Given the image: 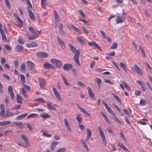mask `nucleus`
Returning <instances> with one entry per match:
<instances>
[{"label": "nucleus", "instance_id": "obj_1", "mask_svg": "<svg viewBox=\"0 0 152 152\" xmlns=\"http://www.w3.org/2000/svg\"><path fill=\"white\" fill-rule=\"evenodd\" d=\"M98 128L101 139H102L104 144L105 146H106V145L107 141L104 133L102 129L100 126H99Z\"/></svg>", "mask_w": 152, "mask_h": 152}, {"label": "nucleus", "instance_id": "obj_2", "mask_svg": "<svg viewBox=\"0 0 152 152\" xmlns=\"http://www.w3.org/2000/svg\"><path fill=\"white\" fill-rule=\"evenodd\" d=\"M50 61L52 64H54L57 68H60L63 65V63L61 60L56 58L51 59Z\"/></svg>", "mask_w": 152, "mask_h": 152}, {"label": "nucleus", "instance_id": "obj_3", "mask_svg": "<svg viewBox=\"0 0 152 152\" xmlns=\"http://www.w3.org/2000/svg\"><path fill=\"white\" fill-rule=\"evenodd\" d=\"M27 67L31 70L33 74L34 73L36 72L35 68L34 67V64L33 63L30 61H27Z\"/></svg>", "mask_w": 152, "mask_h": 152}, {"label": "nucleus", "instance_id": "obj_4", "mask_svg": "<svg viewBox=\"0 0 152 152\" xmlns=\"http://www.w3.org/2000/svg\"><path fill=\"white\" fill-rule=\"evenodd\" d=\"M133 71L134 72L137 73L140 75L142 76L143 75V72L142 71L136 64H134Z\"/></svg>", "mask_w": 152, "mask_h": 152}, {"label": "nucleus", "instance_id": "obj_5", "mask_svg": "<svg viewBox=\"0 0 152 152\" xmlns=\"http://www.w3.org/2000/svg\"><path fill=\"white\" fill-rule=\"evenodd\" d=\"M64 123L65 127L67 131L69 133H71L72 129L71 127V125L69 123L68 121L66 119H64Z\"/></svg>", "mask_w": 152, "mask_h": 152}, {"label": "nucleus", "instance_id": "obj_6", "mask_svg": "<svg viewBox=\"0 0 152 152\" xmlns=\"http://www.w3.org/2000/svg\"><path fill=\"white\" fill-rule=\"evenodd\" d=\"M52 90L55 96L57 99L59 101L61 100L62 98L60 94L58 92L56 88L54 86H53Z\"/></svg>", "mask_w": 152, "mask_h": 152}, {"label": "nucleus", "instance_id": "obj_7", "mask_svg": "<svg viewBox=\"0 0 152 152\" xmlns=\"http://www.w3.org/2000/svg\"><path fill=\"white\" fill-rule=\"evenodd\" d=\"M68 45L70 50L75 55L80 54V51L77 50L73 45L70 44H69Z\"/></svg>", "mask_w": 152, "mask_h": 152}, {"label": "nucleus", "instance_id": "obj_8", "mask_svg": "<svg viewBox=\"0 0 152 152\" xmlns=\"http://www.w3.org/2000/svg\"><path fill=\"white\" fill-rule=\"evenodd\" d=\"M68 45L70 50L75 55L80 54V51L77 50L73 45L70 44H69Z\"/></svg>", "mask_w": 152, "mask_h": 152}, {"label": "nucleus", "instance_id": "obj_9", "mask_svg": "<svg viewBox=\"0 0 152 152\" xmlns=\"http://www.w3.org/2000/svg\"><path fill=\"white\" fill-rule=\"evenodd\" d=\"M57 41L59 44L60 45L61 48L64 50L66 48V44L64 41L59 37H57Z\"/></svg>", "mask_w": 152, "mask_h": 152}, {"label": "nucleus", "instance_id": "obj_10", "mask_svg": "<svg viewBox=\"0 0 152 152\" xmlns=\"http://www.w3.org/2000/svg\"><path fill=\"white\" fill-rule=\"evenodd\" d=\"M77 107L78 109L80 110L85 115L88 116L90 118L91 117V114H89L85 109L83 108L80 106H77Z\"/></svg>", "mask_w": 152, "mask_h": 152}, {"label": "nucleus", "instance_id": "obj_11", "mask_svg": "<svg viewBox=\"0 0 152 152\" xmlns=\"http://www.w3.org/2000/svg\"><path fill=\"white\" fill-rule=\"evenodd\" d=\"M39 85L41 89H44L45 87L46 82L45 80L43 79L39 78Z\"/></svg>", "mask_w": 152, "mask_h": 152}, {"label": "nucleus", "instance_id": "obj_12", "mask_svg": "<svg viewBox=\"0 0 152 152\" xmlns=\"http://www.w3.org/2000/svg\"><path fill=\"white\" fill-rule=\"evenodd\" d=\"M87 89L88 90V94L90 97L92 99L94 100L95 99V97L93 92H92L91 89L90 88V87H87Z\"/></svg>", "mask_w": 152, "mask_h": 152}, {"label": "nucleus", "instance_id": "obj_13", "mask_svg": "<svg viewBox=\"0 0 152 152\" xmlns=\"http://www.w3.org/2000/svg\"><path fill=\"white\" fill-rule=\"evenodd\" d=\"M37 56L40 58H46L48 56V55L46 53L41 52L37 53Z\"/></svg>", "mask_w": 152, "mask_h": 152}, {"label": "nucleus", "instance_id": "obj_14", "mask_svg": "<svg viewBox=\"0 0 152 152\" xmlns=\"http://www.w3.org/2000/svg\"><path fill=\"white\" fill-rule=\"evenodd\" d=\"M59 142H55L53 141L52 142L50 146V149L52 151H53L56 146L59 144Z\"/></svg>", "mask_w": 152, "mask_h": 152}, {"label": "nucleus", "instance_id": "obj_15", "mask_svg": "<svg viewBox=\"0 0 152 152\" xmlns=\"http://www.w3.org/2000/svg\"><path fill=\"white\" fill-rule=\"evenodd\" d=\"M37 44L35 42L33 41L30 43H26V45L28 48H34L37 46Z\"/></svg>", "mask_w": 152, "mask_h": 152}, {"label": "nucleus", "instance_id": "obj_16", "mask_svg": "<svg viewBox=\"0 0 152 152\" xmlns=\"http://www.w3.org/2000/svg\"><path fill=\"white\" fill-rule=\"evenodd\" d=\"M87 135L86 138V141H88L92 135V132L89 129H87Z\"/></svg>", "mask_w": 152, "mask_h": 152}, {"label": "nucleus", "instance_id": "obj_17", "mask_svg": "<svg viewBox=\"0 0 152 152\" xmlns=\"http://www.w3.org/2000/svg\"><path fill=\"white\" fill-rule=\"evenodd\" d=\"M63 68L66 71H68L72 68V66L71 64H65L63 65Z\"/></svg>", "mask_w": 152, "mask_h": 152}, {"label": "nucleus", "instance_id": "obj_18", "mask_svg": "<svg viewBox=\"0 0 152 152\" xmlns=\"http://www.w3.org/2000/svg\"><path fill=\"white\" fill-rule=\"evenodd\" d=\"M120 66L121 68L125 72H127L128 68L126 65L122 62H120L119 63Z\"/></svg>", "mask_w": 152, "mask_h": 152}, {"label": "nucleus", "instance_id": "obj_19", "mask_svg": "<svg viewBox=\"0 0 152 152\" xmlns=\"http://www.w3.org/2000/svg\"><path fill=\"white\" fill-rule=\"evenodd\" d=\"M46 103L47 105V108L49 110H56V108L52 105V103L50 102H47Z\"/></svg>", "mask_w": 152, "mask_h": 152}, {"label": "nucleus", "instance_id": "obj_20", "mask_svg": "<svg viewBox=\"0 0 152 152\" xmlns=\"http://www.w3.org/2000/svg\"><path fill=\"white\" fill-rule=\"evenodd\" d=\"M43 67L46 69L51 68L53 69L54 67L53 65L48 62L45 63L43 64Z\"/></svg>", "mask_w": 152, "mask_h": 152}, {"label": "nucleus", "instance_id": "obj_21", "mask_svg": "<svg viewBox=\"0 0 152 152\" xmlns=\"http://www.w3.org/2000/svg\"><path fill=\"white\" fill-rule=\"evenodd\" d=\"M125 18L123 16H118L116 19L117 23H121L124 20Z\"/></svg>", "mask_w": 152, "mask_h": 152}, {"label": "nucleus", "instance_id": "obj_22", "mask_svg": "<svg viewBox=\"0 0 152 152\" xmlns=\"http://www.w3.org/2000/svg\"><path fill=\"white\" fill-rule=\"evenodd\" d=\"M39 33V34L38 35H36L34 36H32L31 37H29L28 36H29V34L27 32V34L26 35V36L27 37H28V39L29 40H32L34 39L37 38L38 36L40 34L39 32V31H37Z\"/></svg>", "mask_w": 152, "mask_h": 152}, {"label": "nucleus", "instance_id": "obj_23", "mask_svg": "<svg viewBox=\"0 0 152 152\" xmlns=\"http://www.w3.org/2000/svg\"><path fill=\"white\" fill-rule=\"evenodd\" d=\"M79 55V54H77L75 55L74 58V61L75 63L79 66H80V63L78 56Z\"/></svg>", "mask_w": 152, "mask_h": 152}, {"label": "nucleus", "instance_id": "obj_24", "mask_svg": "<svg viewBox=\"0 0 152 152\" xmlns=\"http://www.w3.org/2000/svg\"><path fill=\"white\" fill-rule=\"evenodd\" d=\"M71 26L73 30L79 34H82V32L79 29L76 27L75 26L73 25H71Z\"/></svg>", "mask_w": 152, "mask_h": 152}, {"label": "nucleus", "instance_id": "obj_25", "mask_svg": "<svg viewBox=\"0 0 152 152\" xmlns=\"http://www.w3.org/2000/svg\"><path fill=\"white\" fill-rule=\"evenodd\" d=\"M40 116L42 118L45 119L50 118H51V116L50 115L45 113L41 114Z\"/></svg>", "mask_w": 152, "mask_h": 152}, {"label": "nucleus", "instance_id": "obj_26", "mask_svg": "<svg viewBox=\"0 0 152 152\" xmlns=\"http://www.w3.org/2000/svg\"><path fill=\"white\" fill-rule=\"evenodd\" d=\"M29 16L32 21L34 20V16L31 11L28 9V10Z\"/></svg>", "mask_w": 152, "mask_h": 152}, {"label": "nucleus", "instance_id": "obj_27", "mask_svg": "<svg viewBox=\"0 0 152 152\" xmlns=\"http://www.w3.org/2000/svg\"><path fill=\"white\" fill-rule=\"evenodd\" d=\"M61 76L62 80H63L65 84L67 86L69 85V84L67 80L66 79V77L64 75L62 74L61 75Z\"/></svg>", "mask_w": 152, "mask_h": 152}, {"label": "nucleus", "instance_id": "obj_28", "mask_svg": "<svg viewBox=\"0 0 152 152\" xmlns=\"http://www.w3.org/2000/svg\"><path fill=\"white\" fill-rule=\"evenodd\" d=\"M35 101L37 102H39L42 103H44L46 102L42 98H39L34 99Z\"/></svg>", "mask_w": 152, "mask_h": 152}, {"label": "nucleus", "instance_id": "obj_29", "mask_svg": "<svg viewBox=\"0 0 152 152\" xmlns=\"http://www.w3.org/2000/svg\"><path fill=\"white\" fill-rule=\"evenodd\" d=\"M23 98L22 97L20 96L18 94H17V97L16 99V101L18 103H22Z\"/></svg>", "mask_w": 152, "mask_h": 152}, {"label": "nucleus", "instance_id": "obj_30", "mask_svg": "<svg viewBox=\"0 0 152 152\" xmlns=\"http://www.w3.org/2000/svg\"><path fill=\"white\" fill-rule=\"evenodd\" d=\"M28 114V113H26L21 115H19L17 117V119L18 120L23 119L27 116Z\"/></svg>", "mask_w": 152, "mask_h": 152}, {"label": "nucleus", "instance_id": "obj_31", "mask_svg": "<svg viewBox=\"0 0 152 152\" xmlns=\"http://www.w3.org/2000/svg\"><path fill=\"white\" fill-rule=\"evenodd\" d=\"M81 142L84 148L87 151H89V148L88 146L87 145L85 141L83 140H81Z\"/></svg>", "mask_w": 152, "mask_h": 152}, {"label": "nucleus", "instance_id": "obj_32", "mask_svg": "<svg viewBox=\"0 0 152 152\" xmlns=\"http://www.w3.org/2000/svg\"><path fill=\"white\" fill-rule=\"evenodd\" d=\"M17 19L19 23V24L17 25V26L20 28L23 25V22L19 17Z\"/></svg>", "mask_w": 152, "mask_h": 152}, {"label": "nucleus", "instance_id": "obj_33", "mask_svg": "<svg viewBox=\"0 0 152 152\" xmlns=\"http://www.w3.org/2000/svg\"><path fill=\"white\" fill-rule=\"evenodd\" d=\"M55 21L56 23H58L59 20V17L58 14L56 11L54 12Z\"/></svg>", "mask_w": 152, "mask_h": 152}, {"label": "nucleus", "instance_id": "obj_34", "mask_svg": "<svg viewBox=\"0 0 152 152\" xmlns=\"http://www.w3.org/2000/svg\"><path fill=\"white\" fill-rule=\"evenodd\" d=\"M118 146L120 148H121L123 150L126 151V152H129V151L128 149L124 145L121 143H119L118 144Z\"/></svg>", "mask_w": 152, "mask_h": 152}, {"label": "nucleus", "instance_id": "obj_35", "mask_svg": "<svg viewBox=\"0 0 152 152\" xmlns=\"http://www.w3.org/2000/svg\"><path fill=\"white\" fill-rule=\"evenodd\" d=\"M76 119L78 124L81 123L82 118L80 114H77L76 116Z\"/></svg>", "mask_w": 152, "mask_h": 152}, {"label": "nucleus", "instance_id": "obj_36", "mask_svg": "<svg viewBox=\"0 0 152 152\" xmlns=\"http://www.w3.org/2000/svg\"><path fill=\"white\" fill-rule=\"evenodd\" d=\"M128 109L129 110L125 109H124L123 111L128 116H130L132 112V110L129 108H128Z\"/></svg>", "mask_w": 152, "mask_h": 152}, {"label": "nucleus", "instance_id": "obj_37", "mask_svg": "<svg viewBox=\"0 0 152 152\" xmlns=\"http://www.w3.org/2000/svg\"><path fill=\"white\" fill-rule=\"evenodd\" d=\"M47 0H41V4L42 7L44 8H46V5L47 4Z\"/></svg>", "mask_w": 152, "mask_h": 152}, {"label": "nucleus", "instance_id": "obj_38", "mask_svg": "<svg viewBox=\"0 0 152 152\" xmlns=\"http://www.w3.org/2000/svg\"><path fill=\"white\" fill-rule=\"evenodd\" d=\"M77 39L78 41L80 43L83 45L86 44V42L82 38L80 37H77Z\"/></svg>", "mask_w": 152, "mask_h": 152}, {"label": "nucleus", "instance_id": "obj_39", "mask_svg": "<svg viewBox=\"0 0 152 152\" xmlns=\"http://www.w3.org/2000/svg\"><path fill=\"white\" fill-rule=\"evenodd\" d=\"M20 76L22 83L23 84H25L26 82V79L24 75H20Z\"/></svg>", "mask_w": 152, "mask_h": 152}, {"label": "nucleus", "instance_id": "obj_40", "mask_svg": "<svg viewBox=\"0 0 152 152\" xmlns=\"http://www.w3.org/2000/svg\"><path fill=\"white\" fill-rule=\"evenodd\" d=\"M38 116V115L36 113H31L27 117V118H36Z\"/></svg>", "mask_w": 152, "mask_h": 152}, {"label": "nucleus", "instance_id": "obj_41", "mask_svg": "<svg viewBox=\"0 0 152 152\" xmlns=\"http://www.w3.org/2000/svg\"><path fill=\"white\" fill-rule=\"evenodd\" d=\"M23 48V47L21 45H18L16 47V50L17 52L21 51Z\"/></svg>", "mask_w": 152, "mask_h": 152}, {"label": "nucleus", "instance_id": "obj_42", "mask_svg": "<svg viewBox=\"0 0 152 152\" xmlns=\"http://www.w3.org/2000/svg\"><path fill=\"white\" fill-rule=\"evenodd\" d=\"M29 30L31 31V33L35 34V35H37L36 32L35 31L34 28L29 27H28Z\"/></svg>", "mask_w": 152, "mask_h": 152}, {"label": "nucleus", "instance_id": "obj_43", "mask_svg": "<svg viewBox=\"0 0 152 152\" xmlns=\"http://www.w3.org/2000/svg\"><path fill=\"white\" fill-rule=\"evenodd\" d=\"M101 114H102L105 121L106 122H109V120L107 116L106 115H105L104 113L102 112L101 113Z\"/></svg>", "mask_w": 152, "mask_h": 152}, {"label": "nucleus", "instance_id": "obj_44", "mask_svg": "<svg viewBox=\"0 0 152 152\" xmlns=\"http://www.w3.org/2000/svg\"><path fill=\"white\" fill-rule=\"evenodd\" d=\"M24 143L23 145V146L24 148H26L30 146V144L28 140L24 141Z\"/></svg>", "mask_w": 152, "mask_h": 152}, {"label": "nucleus", "instance_id": "obj_45", "mask_svg": "<svg viewBox=\"0 0 152 152\" xmlns=\"http://www.w3.org/2000/svg\"><path fill=\"white\" fill-rule=\"evenodd\" d=\"M14 114V113L12 112H9L7 111L5 117H7L9 116H12Z\"/></svg>", "mask_w": 152, "mask_h": 152}, {"label": "nucleus", "instance_id": "obj_46", "mask_svg": "<svg viewBox=\"0 0 152 152\" xmlns=\"http://www.w3.org/2000/svg\"><path fill=\"white\" fill-rule=\"evenodd\" d=\"M21 137L24 142L28 140V138L24 134H21Z\"/></svg>", "mask_w": 152, "mask_h": 152}, {"label": "nucleus", "instance_id": "obj_47", "mask_svg": "<svg viewBox=\"0 0 152 152\" xmlns=\"http://www.w3.org/2000/svg\"><path fill=\"white\" fill-rule=\"evenodd\" d=\"M2 37V39L3 41H6L7 39L6 35L4 33V31L2 33H0Z\"/></svg>", "mask_w": 152, "mask_h": 152}, {"label": "nucleus", "instance_id": "obj_48", "mask_svg": "<svg viewBox=\"0 0 152 152\" xmlns=\"http://www.w3.org/2000/svg\"><path fill=\"white\" fill-rule=\"evenodd\" d=\"M22 93L23 97L24 98H26L27 96V94L26 92L25 89L23 88H21Z\"/></svg>", "mask_w": 152, "mask_h": 152}, {"label": "nucleus", "instance_id": "obj_49", "mask_svg": "<svg viewBox=\"0 0 152 152\" xmlns=\"http://www.w3.org/2000/svg\"><path fill=\"white\" fill-rule=\"evenodd\" d=\"M18 42L20 44H23L25 43V41L21 37H20L18 39Z\"/></svg>", "mask_w": 152, "mask_h": 152}, {"label": "nucleus", "instance_id": "obj_50", "mask_svg": "<svg viewBox=\"0 0 152 152\" xmlns=\"http://www.w3.org/2000/svg\"><path fill=\"white\" fill-rule=\"evenodd\" d=\"M112 115L113 116V118L115 121H116L118 123H119L120 124H122L121 122L118 119V117L116 116L115 115V114H114V115Z\"/></svg>", "mask_w": 152, "mask_h": 152}, {"label": "nucleus", "instance_id": "obj_51", "mask_svg": "<svg viewBox=\"0 0 152 152\" xmlns=\"http://www.w3.org/2000/svg\"><path fill=\"white\" fill-rule=\"evenodd\" d=\"M117 45H117V44L116 42H114L112 44V45L110 48L111 49H115L117 47Z\"/></svg>", "mask_w": 152, "mask_h": 152}, {"label": "nucleus", "instance_id": "obj_52", "mask_svg": "<svg viewBox=\"0 0 152 152\" xmlns=\"http://www.w3.org/2000/svg\"><path fill=\"white\" fill-rule=\"evenodd\" d=\"M20 69L22 71H25L26 69V67L24 63L22 64L20 66Z\"/></svg>", "mask_w": 152, "mask_h": 152}, {"label": "nucleus", "instance_id": "obj_53", "mask_svg": "<svg viewBox=\"0 0 152 152\" xmlns=\"http://www.w3.org/2000/svg\"><path fill=\"white\" fill-rule=\"evenodd\" d=\"M79 20L83 22L84 24H86V25H90V23L88 21L85 20L83 19H81L80 17H79Z\"/></svg>", "mask_w": 152, "mask_h": 152}, {"label": "nucleus", "instance_id": "obj_54", "mask_svg": "<svg viewBox=\"0 0 152 152\" xmlns=\"http://www.w3.org/2000/svg\"><path fill=\"white\" fill-rule=\"evenodd\" d=\"M79 13L81 16L84 18H85L86 17V15L81 10H79Z\"/></svg>", "mask_w": 152, "mask_h": 152}, {"label": "nucleus", "instance_id": "obj_55", "mask_svg": "<svg viewBox=\"0 0 152 152\" xmlns=\"http://www.w3.org/2000/svg\"><path fill=\"white\" fill-rule=\"evenodd\" d=\"M108 112L112 115H114V113L112 110L109 107L106 108Z\"/></svg>", "mask_w": 152, "mask_h": 152}, {"label": "nucleus", "instance_id": "obj_56", "mask_svg": "<svg viewBox=\"0 0 152 152\" xmlns=\"http://www.w3.org/2000/svg\"><path fill=\"white\" fill-rule=\"evenodd\" d=\"M113 96L115 98V99H116V100L118 102H121V100H120V98L116 94H113Z\"/></svg>", "mask_w": 152, "mask_h": 152}, {"label": "nucleus", "instance_id": "obj_57", "mask_svg": "<svg viewBox=\"0 0 152 152\" xmlns=\"http://www.w3.org/2000/svg\"><path fill=\"white\" fill-rule=\"evenodd\" d=\"M140 104L142 106L145 105L146 104L145 100L144 99H142L141 100L140 102Z\"/></svg>", "mask_w": 152, "mask_h": 152}, {"label": "nucleus", "instance_id": "obj_58", "mask_svg": "<svg viewBox=\"0 0 152 152\" xmlns=\"http://www.w3.org/2000/svg\"><path fill=\"white\" fill-rule=\"evenodd\" d=\"M42 134L44 136L46 137H51V135L50 134H48V133L47 132H44Z\"/></svg>", "mask_w": 152, "mask_h": 152}, {"label": "nucleus", "instance_id": "obj_59", "mask_svg": "<svg viewBox=\"0 0 152 152\" xmlns=\"http://www.w3.org/2000/svg\"><path fill=\"white\" fill-rule=\"evenodd\" d=\"M122 83L123 85H124V87L126 88L127 90L129 91L130 90V88L127 84H126L124 81H123Z\"/></svg>", "mask_w": 152, "mask_h": 152}, {"label": "nucleus", "instance_id": "obj_60", "mask_svg": "<svg viewBox=\"0 0 152 152\" xmlns=\"http://www.w3.org/2000/svg\"><path fill=\"white\" fill-rule=\"evenodd\" d=\"M23 87L25 88L27 90L30 91L31 90L30 87L28 85H27L25 84H23Z\"/></svg>", "mask_w": 152, "mask_h": 152}, {"label": "nucleus", "instance_id": "obj_61", "mask_svg": "<svg viewBox=\"0 0 152 152\" xmlns=\"http://www.w3.org/2000/svg\"><path fill=\"white\" fill-rule=\"evenodd\" d=\"M21 106L19 104H17L15 106L12 107L11 109L12 110H14L16 109H19L20 107Z\"/></svg>", "mask_w": 152, "mask_h": 152}, {"label": "nucleus", "instance_id": "obj_62", "mask_svg": "<svg viewBox=\"0 0 152 152\" xmlns=\"http://www.w3.org/2000/svg\"><path fill=\"white\" fill-rule=\"evenodd\" d=\"M100 32L103 38H106V35L103 31L100 30Z\"/></svg>", "mask_w": 152, "mask_h": 152}, {"label": "nucleus", "instance_id": "obj_63", "mask_svg": "<svg viewBox=\"0 0 152 152\" xmlns=\"http://www.w3.org/2000/svg\"><path fill=\"white\" fill-rule=\"evenodd\" d=\"M88 44L91 47H93L94 46H95L96 45V43L95 42L93 41L91 42H88Z\"/></svg>", "mask_w": 152, "mask_h": 152}, {"label": "nucleus", "instance_id": "obj_64", "mask_svg": "<svg viewBox=\"0 0 152 152\" xmlns=\"http://www.w3.org/2000/svg\"><path fill=\"white\" fill-rule=\"evenodd\" d=\"M66 150V149L65 148H61L58 149L56 152H65Z\"/></svg>", "mask_w": 152, "mask_h": 152}]
</instances>
